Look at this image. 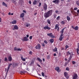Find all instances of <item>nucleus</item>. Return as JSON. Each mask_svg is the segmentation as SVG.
Wrapping results in <instances>:
<instances>
[{
    "label": "nucleus",
    "mask_w": 79,
    "mask_h": 79,
    "mask_svg": "<svg viewBox=\"0 0 79 79\" xmlns=\"http://www.w3.org/2000/svg\"><path fill=\"white\" fill-rule=\"evenodd\" d=\"M53 10H50L48 11L47 12L45 13L44 14V16L45 18H47L51 16L52 15Z\"/></svg>",
    "instance_id": "1"
},
{
    "label": "nucleus",
    "mask_w": 79,
    "mask_h": 79,
    "mask_svg": "<svg viewBox=\"0 0 79 79\" xmlns=\"http://www.w3.org/2000/svg\"><path fill=\"white\" fill-rule=\"evenodd\" d=\"M47 35L48 36H49V37H51V38H55V36L53 35V34L52 33H48Z\"/></svg>",
    "instance_id": "2"
},
{
    "label": "nucleus",
    "mask_w": 79,
    "mask_h": 79,
    "mask_svg": "<svg viewBox=\"0 0 79 79\" xmlns=\"http://www.w3.org/2000/svg\"><path fill=\"white\" fill-rule=\"evenodd\" d=\"M73 79H77V77H78V76L77 74L76 73H74V75L72 76Z\"/></svg>",
    "instance_id": "3"
},
{
    "label": "nucleus",
    "mask_w": 79,
    "mask_h": 79,
    "mask_svg": "<svg viewBox=\"0 0 79 79\" xmlns=\"http://www.w3.org/2000/svg\"><path fill=\"white\" fill-rule=\"evenodd\" d=\"M43 29H44V30H46V29H48V30H50L51 28L49 27L48 25H47L43 27Z\"/></svg>",
    "instance_id": "4"
},
{
    "label": "nucleus",
    "mask_w": 79,
    "mask_h": 79,
    "mask_svg": "<svg viewBox=\"0 0 79 79\" xmlns=\"http://www.w3.org/2000/svg\"><path fill=\"white\" fill-rule=\"evenodd\" d=\"M22 40L23 41H25V42H26L27 41H29V40L28 38H27L26 37H24L23 39H22Z\"/></svg>",
    "instance_id": "5"
},
{
    "label": "nucleus",
    "mask_w": 79,
    "mask_h": 79,
    "mask_svg": "<svg viewBox=\"0 0 79 79\" xmlns=\"http://www.w3.org/2000/svg\"><path fill=\"white\" fill-rule=\"evenodd\" d=\"M41 47V46L39 44H38L35 47V48L36 49H38V50H40V48Z\"/></svg>",
    "instance_id": "6"
},
{
    "label": "nucleus",
    "mask_w": 79,
    "mask_h": 79,
    "mask_svg": "<svg viewBox=\"0 0 79 79\" xmlns=\"http://www.w3.org/2000/svg\"><path fill=\"white\" fill-rule=\"evenodd\" d=\"M43 8L44 9V10H45V11L47 10V5L45 3H44V6H43Z\"/></svg>",
    "instance_id": "7"
},
{
    "label": "nucleus",
    "mask_w": 79,
    "mask_h": 79,
    "mask_svg": "<svg viewBox=\"0 0 79 79\" xmlns=\"http://www.w3.org/2000/svg\"><path fill=\"white\" fill-rule=\"evenodd\" d=\"M71 27L73 28V29H75V31H77L78 30V29H79V27L78 26H76L75 27H74V26H72Z\"/></svg>",
    "instance_id": "8"
},
{
    "label": "nucleus",
    "mask_w": 79,
    "mask_h": 79,
    "mask_svg": "<svg viewBox=\"0 0 79 79\" xmlns=\"http://www.w3.org/2000/svg\"><path fill=\"white\" fill-rule=\"evenodd\" d=\"M14 50H15V51H21V49L20 48H17L16 47H15L14 48Z\"/></svg>",
    "instance_id": "9"
},
{
    "label": "nucleus",
    "mask_w": 79,
    "mask_h": 79,
    "mask_svg": "<svg viewBox=\"0 0 79 79\" xmlns=\"http://www.w3.org/2000/svg\"><path fill=\"white\" fill-rule=\"evenodd\" d=\"M13 64L10 63L9 64V65L8 66V67L7 69V72H6V74L8 73V71H9V69H10V68L11 65H12Z\"/></svg>",
    "instance_id": "10"
},
{
    "label": "nucleus",
    "mask_w": 79,
    "mask_h": 79,
    "mask_svg": "<svg viewBox=\"0 0 79 79\" xmlns=\"http://www.w3.org/2000/svg\"><path fill=\"white\" fill-rule=\"evenodd\" d=\"M53 3H59L60 2V0H55L52 1Z\"/></svg>",
    "instance_id": "11"
},
{
    "label": "nucleus",
    "mask_w": 79,
    "mask_h": 79,
    "mask_svg": "<svg viewBox=\"0 0 79 79\" xmlns=\"http://www.w3.org/2000/svg\"><path fill=\"white\" fill-rule=\"evenodd\" d=\"M25 26H26L27 27H29V26H30V24L29 23H24Z\"/></svg>",
    "instance_id": "12"
},
{
    "label": "nucleus",
    "mask_w": 79,
    "mask_h": 79,
    "mask_svg": "<svg viewBox=\"0 0 79 79\" xmlns=\"http://www.w3.org/2000/svg\"><path fill=\"white\" fill-rule=\"evenodd\" d=\"M64 76L65 77H66V78H68V73H67V72H65L64 73Z\"/></svg>",
    "instance_id": "13"
},
{
    "label": "nucleus",
    "mask_w": 79,
    "mask_h": 79,
    "mask_svg": "<svg viewBox=\"0 0 79 79\" xmlns=\"http://www.w3.org/2000/svg\"><path fill=\"white\" fill-rule=\"evenodd\" d=\"M8 60L9 61H12V57L11 56H9Z\"/></svg>",
    "instance_id": "14"
},
{
    "label": "nucleus",
    "mask_w": 79,
    "mask_h": 79,
    "mask_svg": "<svg viewBox=\"0 0 79 79\" xmlns=\"http://www.w3.org/2000/svg\"><path fill=\"white\" fill-rule=\"evenodd\" d=\"M14 28L15 30H18L19 29L18 27V26L16 25H15V26L14 27Z\"/></svg>",
    "instance_id": "15"
},
{
    "label": "nucleus",
    "mask_w": 79,
    "mask_h": 79,
    "mask_svg": "<svg viewBox=\"0 0 79 79\" xmlns=\"http://www.w3.org/2000/svg\"><path fill=\"white\" fill-rule=\"evenodd\" d=\"M37 60H38L39 61V62H40L41 63L42 62V60L40 59V58L39 57H37Z\"/></svg>",
    "instance_id": "16"
},
{
    "label": "nucleus",
    "mask_w": 79,
    "mask_h": 79,
    "mask_svg": "<svg viewBox=\"0 0 79 79\" xmlns=\"http://www.w3.org/2000/svg\"><path fill=\"white\" fill-rule=\"evenodd\" d=\"M66 27H65L63 28L61 31H60V33H61V34H63V33L64 32V30L65 29H66Z\"/></svg>",
    "instance_id": "17"
},
{
    "label": "nucleus",
    "mask_w": 79,
    "mask_h": 79,
    "mask_svg": "<svg viewBox=\"0 0 79 79\" xmlns=\"http://www.w3.org/2000/svg\"><path fill=\"white\" fill-rule=\"evenodd\" d=\"M2 5L3 6H5L6 7H7V4L4 2H2Z\"/></svg>",
    "instance_id": "18"
},
{
    "label": "nucleus",
    "mask_w": 79,
    "mask_h": 79,
    "mask_svg": "<svg viewBox=\"0 0 79 79\" xmlns=\"http://www.w3.org/2000/svg\"><path fill=\"white\" fill-rule=\"evenodd\" d=\"M58 27H59V25L58 24H56L55 26L54 29L56 30L57 29V28H58Z\"/></svg>",
    "instance_id": "19"
},
{
    "label": "nucleus",
    "mask_w": 79,
    "mask_h": 79,
    "mask_svg": "<svg viewBox=\"0 0 79 79\" xmlns=\"http://www.w3.org/2000/svg\"><path fill=\"white\" fill-rule=\"evenodd\" d=\"M12 24H16V20H14L11 23Z\"/></svg>",
    "instance_id": "20"
},
{
    "label": "nucleus",
    "mask_w": 79,
    "mask_h": 79,
    "mask_svg": "<svg viewBox=\"0 0 79 79\" xmlns=\"http://www.w3.org/2000/svg\"><path fill=\"white\" fill-rule=\"evenodd\" d=\"M64 38V36H63V37L60 36V38L59 39V40H60V41H62V40H63V39Z\"/></svg>",
    "instance_id": "21"
},
{
    "label": "nucleus",
    "mask_w": 79,
    "mask_h": 79,
    "mask_svg": "<svg viewBox=\"0 0 79 79\" xmlns=\"http://www.w3.org/2000/svg\"><path fill=\"white\" fill-rule=\"evenodd\" d=\"M24 16V13H22L20 16V18H23Z\"/></svg>",
    "instance_id": "22"
},
{
    "label": "nucleus",
    "mask_w": 79,
    "mask_h": 79,
    "mask_svg": "<svg viewBox=\"0 0 79 79\" xmlns=\"http://www.w3.org/2000/svg\"><path fill=\"white\" fill-rule=\"evenodd\" d=\"M57 49L56 47H55L54 49H53V51L54 52H57Z\"/></svg>",
    "instance_id": "23"
},
{
    "label": "nucleus",
    "mask_w": 79,
    "mask_h": 79,
    "mask_svg": "<svg viewBox=\"0 0 79 79\" xmlns=\"http://www.w3.org/2000/svg\"><path fill=\"white\" fill-rule=\"evenodd\" d=\"M49 41L51 43H52H52H53V42H54V40L52 39H50L49 40Z\"/></svg>",
    "instance_id": "24"
},
{
    "label": "nucleus",
    "mask_w": 79,
    "mask_h": 79,
    "mask_svg": "<svg viewBox=\"0 0 79 79\" xmlns=\"http://www.w3.org/2000/svg\"><path fill=\"white\" fill-rule=\"evenodd\" d=\"M59 69H60V67H56V68H55V70L56 71H58Z\"/></svg>",
    "instance_id": "25"
},
{
    "label": "nucleus",
    "mask_w": 79,
    "mask_h": 79,
    "mask_svg": "<svg viewBox=\"0 0 79 79\" xmlns=\"http://www.w3.org/2000/svg\"><path fill=\"white\" fill-rule=\"evenodd\" d=\"M66 55H71V53L69 52V51H68L66 52Z\"/></svg>",
    "instance_id": "26"
},
{
    "label": "nucleus",
    "mask_w": 79,
    "mask_h": 79,
    "mask_svg": "<svg viewBox=\"0 0 79 79\" xmlns=\"http://www.w3.org/2000/svg\"><path fill=\"white\" fill-rule=\"evenodd\" d=\"M72 55H73V54H72L71 55H70V57L69 58V60H71V59L72 58H73Z\"/></svg>",
    "instance_id": "27"
},
{
    "label": "nucleus",
    "mask_w": 79,
    "mask_h": 79,
    "mask_svg": "<svg viewBox=\"0 0 79 79\" xmlns=\"http://www.w3.org/2000/svg\"><path fill=\"white\" fill-rule=\"evenodd\" d=\"M67 19L68 21H70L71 20V18L69 16H67Z\"/></svg>",
    "instance_id": "28"
},
{
    "label": "nucleus",
    "mask_w": 79,
    "mask_h": 79,
    "mask_svg": "<svg viewBox=\"0 0 79 79\" xmlns=\"http://www.w3.org/2000/svg\"><path fill=\"white\" fill-rule=\"evenodd\" d=\"M37 3V0H34V1L33 2V5H35Z\"/></svg>",
    "instance_id": "29"
},
{
    "label": "nucleus",
    "mask_w": 79,
    "mask_h": 79,
    "mask_svg": "<svg viewBox=\"0 0 79 79\" xmlns=\"http://www.w3.org/2000/svg\"><path fill=\"white\" fill-rule=\"evenodd\" d=\"M47 21L49 24H50V20L49 19H48Z\"/></svg>",
    "instance_id": "30"
},
{
    "label": "nucleus",
    "mask_w": 79,
    "mask_h": 79,
    "mask_svg": "<svg viewBox=\"0 0 79 79\" xmlns=\"http://www.w3.org/2000/svg\"><path fill=\"white\" fill-rule=\"evenodd\" d=\"M24 71H21L20 72V74H24Z\"/></svg>",
    "instance_id": "31"
},
{
    "label": "nucleus",
    "mask_w": 79,
    "mask_h": 79,
    "mask_svg": "<svg viewBox=\"0 0 79 79\" xmlns=\"http://www.w3.org/2000/svg\"><path fill=\"white\" fill-rule=\"evenodd\" d=\"M34 63V60H32L31 62V64H33Z\"/></svg>",
    "instance_id": "32"
},
{
    "label": "nucleus",
    "mask_w": 79,
    "mask_h": 79,
    "mask_svg": "<svg viewBox=\"0 0 79 79\" xmlns=\"http://www.w3.org/2000/svg\"><path fill=\"white\" fill-rule=\"evenodd\" d=\"M60 16H58L57 17V18H56V20H60Z\"/></svg>",
    "instance_id": "33"
},
{
    "label": "nucleus",
    "mask_w": 79,
    "mask_h": 79,
    "mask_svg": "<svg viewBox=\"0 0 79 79\" xmlns=\"http://www.w3.org/2000/svg\"><path fill=\"white\" fill-rule=\"evenodd\" d=\"M79 49L78 48H77V49H76L77 51V53L78 55H79Z\"/></svg>",
    "instance_id": "34"
},
{
    "label": "nucleus",
    "mask_w": 79,
    "mask_h": 79,
    "mask_svg": "<svg viewBox=\"0 0 79 79\" xmlns=\"http://www.w3.org/2000/svg\"><path fill=\"white\" fill-rule=\"evenodd\" d=\"M4 61H8V59H7V58L6 57H5L4 58Z\"/></svg>",
    "instance_id": "35"
},
{
    "label": "nucleus",
    "mask_w": 79,
    "mask_h": 79,
    "mask_svg": "<svg viewBox=\"0 0 79 79\" xmlns=\"http://www.w3.org/2000/svg\"><path fill=\"white\" fill-rule=\"evenodd\" d=\"M68 64V63L66 62L64 64V66H67V65Z\"/></svg>",
    "instance_id": "36"
},
{
    "label": "nucleus",
    "mask_w": 79,
    "mask_h": 79,
    "mask_svg": "<svg viewBox=\"0 0 79 79\" xmlns=\"http://www.w3.org/2000/svg\"><path fill=\"white\" fill-rule=\"evenodd\" d=\"M66 71H69V68L68 67H67L66 69Z\"/></svg>",
    "instance_id": "37"
},
{
    "label": "nucleus",
    "mask_w": 79,
    "mask_h": 79,
    "mask_svg": "<svg viewBox=\"0 0 79 79\" xmlns=\"http://www.w3.org/2000/svg\"><path fill=\"white\" fill-rule=\"evenodd\" d=\"M44 42L45 44H47V43H48V42H47V41L46 40H45L44 41Z\"/></svg>",
    "instance_id": "38"
},
{
    "label": "nucleus",
    "mask_w": 79,
    "mask_h": 79,
    "mask_svg": "<svg viewBox=\"0 0 79 79\" xmlns=\"http://www.w3.org/2000/svg\"><path fill=\"white\" fill-rule=\"evenodd\" d=\"M47 58L48 60L50 59V55H48L47 56Z\"/></svg>",
    "instance_id": "39"
},
{
    "label": "nucleus",
    "mask_w": 79,
    "mask_h": 79,
    "mask_svg": "<svg viewBox=\"0 0 79 79\" xmlns=\"http://www.w3.org/2000/svg\"><path fill=\"white\" fill-rule=\"evenodd\" d=\"M29 54L31 55H32V52L30 51L29 52Z\"/></svg>",
    "instance_id": "40"
},
{
    "label": "nucleus",
    "mask_w": 79,
    "mask_h": 79,
    "mask_svg": "<svg viewBox=\"0 0 79 79\" xmlns=\"http://www.w3.org/2000/svg\"><path fill=\"white\" fill-rule=\"evenodd\" d=\"M56 16H57L55 14H54L53 16L54 18H56Z\"/></svg>",
    "instance_id": "41"
},
{
    "label": "nucleus",
    "mask_w": 79,
    "mask_h": 79,
    "mask_svg": "<svg viewBox=\"0 0 79 79\" xmlns=\"http://www.w3.org/2000/svg\"><path fill=\"white\" fill-rule=\"evenodd\" d=\"M61 23L62 24H64V22L63 21H62V22H61Z\"/></svg>",
    "instance_id": "42"
},
{
    "label": "nucleus",
    "mask_w": 79,
    "mask_h": 79,
    "mask_svg": "<svg viewBox=\"0 0 79 79\" xmlns=\"http://www.w3.org/2000/svg\"><path fill=\"white\" fill-rule=\"evenodd\" d=\"M41 5H42V3L41 2L39 3V5H38V6L39 7H40V6H41Z\"/></svg>",
    "instance_id": "43"
},
{
    "label": "nucleus",
    "mask_w": 79,
    "mask_h": 79,
    "mask_svg": "<svg viewBox=\"0 0 79 79\" xmlns=\"http://www.w3.org/2000/svg\"><path fill=\"white\" fill-rule=\"evenodd\" d=\"M12 2L13 3H16V0H12Z\"/></svg>",
    "instance_id": "44"
},
{
    "label": "nucleus",
    "mask_w": 79,
    "mask_h": 79,
    "mask_svg": "<svg viewBox=\"0 0 79 79\" xmlns=\"http://www.w3.org/2000/svg\"><path fill=\"white\" fill-rule=\"evenodd\" d=\"M42 47H45V44L44 43H43L42 44Z\"/></svg>",
    "instance_id": "45"
},
{
    "label": "nucleus",
    "mask_w": 79,
    "mask_h": 79,
    "mask_svg": "<svg viewBox=\"0 0 79 79\" xmlns=\"http://www.w3.org/2000/svg\"><path fill=\"white\" fill-rule=\"evenodd\" d=\"M72 63L73 64H75L76 63V62L74 61H73Z\"/></svg>",
    "instance_id": "46"
},
{
    "label": "nucleus",
    "mask_w": 79,
    "mask_h": 79,
    "mask_svg": "<svg viewBox=\"0 0 79 79\" xmlns=\"http://www.w3.org/2000/svg\"><path fill=\"white\" fill-rule=\"evenodd\" d=\"M69 46H68V45H66L65 46V48L66 49H67V48H69Z\"/></svg>",
    "instance_id": "47"
},
{
    "label": "nucleus",
    "mask_w": 79,
    "mask_h": 79,
    "mask_svg": "<svg viewBox=\"0 0 79 79\" xmlns=\"http://www.w3.org/2000/svg\"><path fill=\"white\" fill-rule=\"evenodd\" d=\"M41 74L42 76L44 77V72H42Z\"/></svg>",
    "instance_id": "48"
},
{
    "label": "nucleus",
    "mask_w": 79,
    "mask_h": 79,
    "mask_svg": "<svg viewBox=\"0 0 79 79\" xmlns=\"http://www.w3.org/2000/svg\"><path fill=\"white\" fill-rule=\"evenodd\" d=\"M74 10H77V7H75L74 8Z\"/></svg>",
    "instance_id": "49"
},
{
    "label": "nucleus",
    "mask_w": 79,
    "mask_h": 79,
    "mask_svg": "<svg viewBox=\"0 0 79 79\" xmlns=\"http://www.w3.org/2000/svg\"><path fill=\"white\" fill-rule=\"evenodd\" d=\"M76 3H77V5H79V2L78 1H76Z\"/></svg>",
    "instance_id": "50"
},
{
    "label": "nucleus",
    "mask_w": 79,
    "mask_h": 79,
    "mask_svg": "<svg viewBox=\"0 0 79 79\" xmlns=\"http://www.w3.org/2000/svg\"><path fill=\"white\" fill-rule=\"evenodd\" d=\"M32 39V36H31L29 37V39L31 40Z\"/></svg>",
    "instance_id": "51"
},
{
    "label": "nucleus",
    "mask_w": 79,
    "mask_h": 79,
    "mask_svg": "<svg viewBox=\"0 0 79 79\" xmlns=\"http://www.w3.org/2000/svg\"><path fill=\"white\" fill-rule=\"evenodd\" d=\"M22 60V61H26V59H25V58H23Z\"/></svg>",
    "instance_id": "52"
},
{
    "label": "nucleus",
    "mask_w": 79,
    "mask_h": 79,
    "mask_svg": "<svg viewBox=\"0 0 79 79\" xmlns=\"http://www.w3.org/2000/svg\"><path fill=\"white\" fill-rule=\"evenodd\" d=\"M37 66H38V67H39L40 68H41L40 65V64H37Z\"/></svg>",
    "instance_id": "53"
},
{
    "label": "nucleus",
    "mask_w": 79,
    "mask_h": 79,
    "mask_svg": "<svg viewBox=\"0 0 79 79\" xmlns=\"http://www.w3.org/2000/svg\"><path fill=\"white\" fill-rule=\"evenodd\" d=\"M29 3L30 5L31 4V3H32V2H31V1H29Z\"/></svg>",
    "instance_id": "54"
},
{
    "label": "nucleus",
    "mask_w": 79,
    "mask_h": 79,
    "mask_svg": "<svg viewBox=\"0 0 79 79\" xmlns=\"http://www.w3.org/2000/svg\"><path fill=\"white\" fill-rule=\"evenodd\" d=\"M53 56H56V53H54Z\"/></svg>",
    "instance_id": "55"
},
{
    "label": "nucleus",
    "mask_w": 79,
    "mask_h": 79,
    "mask_svg": "<svg viewBox=\"0 0 79 79\" xmlns=\"http://www.w3.org/2000/svg\"><path fill=\"white\" fill-rule=\"evenodd\" d=\"M62 36H63V34L61 33L60 35V37H62Z\"/></svg>",
    "instance_id": "56"
},
{
    "label": "nucleus",
    "mask_w": 79,
    "mask_h": 79,
    "mask_svg": "<svg viewBox=\"0 0 79 79\" xmlns=\"http://www.w3.org/2000/svg\"><path fill=\"white\" fill-rule=\"evenodd\" d=\"M29 35H26V37H27V38H28L29 37Z\"/></svg>",
    "instance_id": "57"
},
{
    "label": "nucleus",
    "mask_w": 79,
    "mask_h": 79,
    "mask_svg": "<svg viewBox=\"0 0 79 79\" xmlns=\"http://www.w3.org/2000/svg\"><path fill=\"white\" fill-rule=\"evenodd\" d=\"M59 28H60V27H58V28H57V31H59Z\"/></svg>",
    "instance_id": "58"
},
{
    "label": "nucleus",
    "mask_w": 79,
    "mask_h": 79,
    "mask_svg": "<svg viewBox=\"0 0 79 79\" xmlns=\"http://www.w3.org/2000/svg\"><path fill=\"white\" fill-rule=\"evenodd\" d=\"M43 61L44 62H45V59H44V58H43Z\"/></svg>",
    "instance_id": "59"
},
{
    "label": "nucleus",
    "mask_w": 79,
    "mask_h": 79,
    "mask_svg": "<svg viewBox=\"0 0 79 79\" xmlns=\"http://www.w3.org/2000/svg\"><path fill=\"white\" fill-rule=\"evenodd\" d=\"M37 14V13H35L34 14V15H35H35H36Z\"/></svg>",
    "instance_id": "60"
},
{
    "label": "nucleus",
    "mask_w": 79,
    "mask_h": 79,
    "mask_svg": "<svg viewBox=\"0 0 79 79\" xmlns=\"http://www.w3.org/2000/svg\"><path fill=\"white\" fill-rule=\"evenodd\" d=\"M58 11L57 10H56V13H58Z\"/></svg>",
    "instance_id": "61"
},
{
    "label": "nucleus",
    "mask_w": 79,
    "mask_h": 79,
    "mask_svg": "<svg viewBox=\"0 0 79 79\" xmlns=\"http://www.w3.org/2000/svg\"><path fill=\"white\" fill-rule=\"evenodd\" d=\"M23 12H24V13H26V11H25V10H23Z\"/></svg>",
    "instance_id": "62"
},
{
    "label": "nucleus",
    "mask_w": 79,
    "mask_h": 79,
    "mask_svg": "<svg viewBox=\"0 0 79 79\" xmlns=\"http://www.w3.org/2000/svg\"><path fill=\"white\" fill-rule=\"evenodd\" d=\"M77 13H79V10H77Z\"/></svg>",
    "instance_id": "63"
},
{
    "label": "nucleus",
    "mask_w": 79,
    "mask_h": 79,
    "mask_svg": "<svg viewBox=\"0 0 79 79\" xmlns=\"http://www.w3.org/2000/svg\"><path fill=\"white\" fill-rule=\"evenodd\" d=\"M64 60H65V61H67V60H68V59H66V58H65L64 59Z\"/></svg>",
    "instance_id": "64"
}]
</instances>
